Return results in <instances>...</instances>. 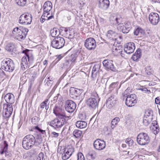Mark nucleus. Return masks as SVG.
Listing matches in <instances>:
<instances>
[{
    "mask_svg": "<svg viewBox=\"0 0 160 160\" xmlns=\"http://www.w3.org/2000/svg\"><path fill=\"white\" fill-rule=\"evenodd\" d=\"M109 61V60L108 59H106L103 62V66L107 71H109L110 69V63Z\"/></svg>",
    "mask_w": 160,
    "mask_h": 160,
    "instance_id": "obj_39",
    "label": "nucleus"
},
{
    "mask_svg": "<svg viewBox=\"0 0 160 160\" xmlns=\"http://www.w3.org/2000/svg\"><path fill=\"white\" fill-rule=\"evenodd\" d=\"M48 101L49 100L48 99H47L42 102L40 104V108H45L47 106V103L48 102Z\"/></svg>",
    "mask_w": 160,
    "mask_h": 160,
    "instance_id": "obj_46",
    "label": "nucleus"
},
{
    "mask_svg": "<svg viewBox=\"0 0 160 160\" xmlns=\"http://www.w3.org/2000/svg\"><path fill=\"white\" fill-rule=\"evenodd\" d=\"M8 144L7 142L4 141L3 142V146H2L1 149L0 150V154L1 155L3 154L4 153H5L6 156H9V157L11 156V154H7V151L8 149Z\"/></svg>",
    "mask_w": 160,
    "mask_h": 160,
    "instance_id": "obj_27",
    "label": "nucleus"
},
{
    "mask_svg": "<svg viewBox=\"0 0 160 160\" xmlns=\"http://www.w3.org/2000/svg\"><path fill=\"white\" fill-rule=\"evenodd\" d=\"M109 4L110 2L109 0H99L98 7L100 8L106 10L108 8Z\"/></svg>",
    "mask_w": 160,
    "mask_h": 160,
    "instance_id": "obj_24",
    "label": "nucleus"
},
{
    "mask_svg": "<svg viewBox=\"0 0 160 160\" xmlns=\"http://www.w3.org/2000/svg\"><path fill=\"white\" fill-rule=\"evenodd\" d=\"M65 40L63 38L60 37H55L51 42V46L56 49H60L64 45Z\"/></svg>",
    "mask_w": 160,
    "mask_h": 160,
    "instance_id": "obj_9",
    "label": "nucleus"
},
{
    "mask_svg": "<svg viewBox=\"0 0 160 160\" xmlns=\"http://www.w3.org/2000/svg\"><path fill=\"white\" fill-rule=\"evenodd\" d=\"M46 14L45 13H43L40 19V21L42 23L45 20H47V18H46Z\"/></svg>",
    "mask_w": 160,
    "mask_h": 160,
    "instance_id": "obj_55",
    "label": "nucleus"
},
{
    "mask_svg": "<svg viewBox=\"0 0 160 160\" xmlns=\"http://www.w3.org/2000/svg\"><path fill=\"white\" fill-rule=\"evenodd\" d=\"M111 70L113 72L117 71L116 67H115L113 64L111 62Z\"/></svg>",
    "mask_w": 160,
    "mask_h": 160,
    "instance_id": "obj_60",
    "label": "nucleus"
},
{
    "mask_svg": "<svg viewBox=\"0 0 160 160\" xmlns=\"http://www.w3.org/2000/svg\"><path fill=\"white\" fill-rule=\"evenodd\" d=\"M148 18L150 22L153 25H156L159 21V16L156 13L151 12L149 15Z\"/></svg>",
    "mask_w": 160,
    "mask_h": 160,
    "instance_id": "obj_15",
    "label": "nucleus"
},
{
    "mask_svg": "<svg viewBox=\"0 0 160 160\" xmlns=\"http://www.w3.org/2000/svg\"><path fill=\"white\" fill-rule=\"evenodd\" d=\"M82 132L79 130H75L73 132V136L76 138H79L82 134Z\"/></svg>",
    "mask_w": 160,
    "mask_h": 160,
    "instance_id": "obj_40",
    "label": "nucleus"
},
{
    "mask_svg": "<svg viewBox=\"0 0 160 160\" xmlns=\"http://www.w3.org/2000/svg\"><path fill=\"white\" fill-rule=\"evenodd\" d=\"M150 141L148 135L146 133H141L137 137V141L138 144L143 145L148 144Z\"/></svg>",
    "mask_w": 160,
    "mask_h": 160,
    "instance_id": "obj_8",
    "label": "nucleus"
},
{
    "mask_svg": "<svg viewBox=\"0 0 160 160\" xmlns=\"http://www.w3.org/2000/svg\"><path fill=\"white\" fill-rule=\"evenodd\" d=\"M44 154L42 152H41L39 154L37 160H43Z\"/></svg>",
    "mask_w": 160,
    "mask_h": 160,
    "instance_id": "obj_56",
    "label": "nucleus"
},
{
    "mask_svg": "<svg viewBox=\"0 0 160 160\" xmlns=\"http://www.w3.org/2000/svg\"><path fill=\"white\" fill-rule=\"evenodd\" d=\"M81 51V50L79 49L76 50L70 56L66 57L72 65L76 62L77 58L80 54Z\"/></svg>",
    "mask_w": 160,
    "mask_h": 160,
    "instance_id": "obj_16",
    "label": "nucleus"
},
{
    "mask_svg": "<svg viewBox=\"0 0 160 160\" xmlns=\"http://www.w3.org/2000/svg\"><path fill=\"white\" fill-rule=\"evenodd\" d=\"M144 117L146 118H151L152 119V111L149 109L146 110Z\"/></svg>",
    "mask_w": 160,
    "mask_h": 160,
    "instance_id": "obj_38",
    "label": "nucleus"
},
{
    "mask_svg": "<svg viewBox=\"0 0 160 160\" xmlns=\"http://www.w3.org/2000/svg\"><path fill=\"white\" fill-rule=\"evenodd\" d=\"M27 0H16L17 3L21 6H24L26 3Z\"/></svg>",
    "mask_w": 160,
    "mask_h": 160,
    "instance_id": "obj_44",
    "label": "nucleus"
},
{
    "mask_svg": "<svg viewBox=\"0 0 160 160\" xmlns=\"http://www.w3.org/2000/svg\"><path fill=\"white\" fill-rule=\"evenodd\" d=\"M70 34L69 38H73L75 36V34H76V33L75 32V31L73 30V29H71V32H70Z\"/></svg>",
    "mask_w": 160,
    "mask_h": 160,
    "instance_id": "obj_53",
    "label": "nucleus"
},
{
    "mask_svg": "<svg viewBox=\"0 0 160 160\" xmlns=\"http://www.w3.org/2000/svg\"><path fill=\"white\" fill-rule=\"evenodd\" d=\"M22 53L25 55L21 59V68L24 70L29 68L28 64H31L33 62L34 58L32 50L26 49L22 51Z\"/></svg>",
    "mask_w": 160,
    "mask_h": 160,
    "instance_id": "obj_2",
    "label": "nucleus"
},
{
    "mask_svg": "<svg viewBox=\"0 0 160 160\" xmlns=\"http://www.w3.org/2000/svg\"><path fill=\"white\" fill-rule=\"evenodd\" d=\"M74 151L73 148L68 149L65 148L64 152L62 155V158L63 160H66L68 159L72 155Z\"/></svg>",
    "mask_w": 160,
    "mask_h": 160,
    "instance_id": "obj_20",
    "label": "nucleus"
},
{
    "mask_svg": "<svg viewBox=\"0 0 160 160\" xmlns=\"http://www.w3.org/2000/svg\"><path fill=\"white\" fill-rule=\"evenodd\" d=\"M94 148L96 150H101L104 149L105 147V142L100 139L95 140L93 143Z\"/></svg>",
    "mask_w": 160,
    "mask_h": 160,
    "instance_id": "obj_18",
    "label": "nucleus"
},
{
    "mask_svg": "<svg viewBox=\"0 0 160 160\" xmlns=\"http://www.w3.org/2000/svg\"><path fill=\"white\" fill-rule=\"evenodd\" d=\"M118 44V42L116 43L115 42L113 44L112 51V54L115 56L118 55V54L120 53L121 52H122L121 50L120 49L121 48V46L119 45L118 46H116Z\"/></svg>",
    "mask_w": 160,
    "mask_h": 160,
    "instance_id": "obj_26",
    "label": "nucleus"
},
{
    "mask_svg": "<svg viewBox=\"0 0 160 160\" xmlns=\"http://www.w3.org/2000/svg\"><path fill=\"white\" fill-rule=\"evenodd\" d=\"M15 44L14 43H8L6 46V50L9 52H12L15 48Z\"/></svg>",
    "mask_w": 160,
    "mask_h": 160,
    "instance_id": "obj_31",
    "label": "nucleus"
},
{
    "mask_svg": "<svg viewBox=\"0 0 160 160\" xmlns=\"http://www.w3.org/2000/svg\"><path fill=\"white\" fill-rule=\"evenodd\" d=\"M70 96L74 99L82 100L85 93L83 90L76 89L73 87H71L69 90Z\"/></svg>",
    "mask_w": 160,
    "mask_h": 160,
    "instance_id": "obj_6",
    "label": "nucleus"
},
{
    "mask_svg": "<svg viewBox=\"0 0 160 160\" xmlns=\"http://www.w3.org/2000/svg\"><path fill=\"white\" fill-rule=\"evenodd\" d=\"M64 30L65 32L66 33L65 34L66 37V38H68L70 34V32H71V29H68L67 28H64Z\"/></svg>",
    "mask_w": 160,
    "mask_h": 160,
    "instance_id": "obj_48",
    "label": "nucleus"
},
{
    "mask_svg": "<svg viewBox=\"0 0 160 160\" xmlns=\"http://www.w3.org/2000/svg\"><path fill=\"white\" fill-rule=\"evenodd\" d=\"M66 118L59 116L58 117H57V119L51 121L50 122L49 125L54 128L59 129L66 123Z\"/></svg>",
    "mask_w": 160,
    "mask_h": 160,
    "instance_id": "obj_4",
    "label": "nucleus"
},
{
    "mask_svg": "<svg viewBox=\"0 0 160 160\" xmlns=\"http://www.w3.org/2000/svg\"><path fill=\"white\" fill-rule=\"evenodd\" d=\"M141 49H138L133 55L132 58L134 61H137L141 58Z\"/></svg>",
    "mask_w": 160,
    "mask_h": 160,
    "instance_id": "obj_30",
    "label": "nucleus"
},
{
    "mask_svg": "<svg viewBox=\"0 0 160 160\" xmlns=\"http://www.w3.org/2000/svg\"><path fill=\"white\" fill-rule=\"evenodd\" d=\"M77 160H85L84 157L82 153H78V155Z\"/></svg>",
    "mask_w": 160,
    "mask_h": 160,
    "instance_id": "obj_51",
    "label": "nucleus"
},
{
    "mask_svg": "<svg viewBox=\"0 0 160 160\" xmlns=\"http://www.w3.org/2000/svg\"><path fill=\"white\" fill-rule=\"evenodd\" d=\"M87 125V123L84 121H78L76 123V126L80 128H86Z\"/></svg>",
    "mask_w": 160,
    "mask_h": 160,
    "instance_id": "obj_32",
    "label": "nucleus"
},
{
    "mask_svg": "<svg viewBox=\"0 0 160 160\" xmlns=\"http://www.w3.org/2000/svg\"><path fill=\"white\" fill-rule=\"evenodd\" d=\"M42 141L40 134L37 135L36 138L33 135L28 134L23 138L22 146L24 149L28 150L32 148L34 145L38 146L40 145Z\"/></svg>",
    "mask_w": 160,
    "mask_h": 160,
    "instance_id": "obj_1",
    "label": "nucleus"
},
{
    "mask_svg": "<svg viewBox=\"0 0 160 160\" xmlns=\"http://www.w3.org/2000/svg\"><path fill=\"white\" fill-rule=\"evenodd\" d=\"M32 16L29 13L23 14L19 17L18 22L22 25H28L32 22Z\"/></svg>",
    "mask_w": 160,
    "mask_h": 160,
    "instance_id": "obj_10",
    "label": "nucleus"
},
{
    "mask_svg": "<svg viewBox=\"0 0 160 160\" xmlns=\"http://www.w3.org/2000/svg\"><path fill=\"white\" fill-rule=\"evenodd\" d=\"M72 66L73 65L70 62L69 60L66 57L62 63V68L67 69L70 66Z\"/></svg>",
    "mask_w": 160,
    "mask_h": 160,
    "instance_id": "obj_35",
    "label": "nucleus"
},
{
    "mask_svg": "<svg viewBox=\"0 0 160 160\" xmlns=\"http://www.w3.org/2000/svg\"><path fill=\"white\" fill-rule=\"evenodd\" d=\"M28 31V28L21 27L15 28L12 31V33L16 39L21 41L25 38Z\"/></svg>",
    "mask_w": 160,
    "mask_h": 160,
    "instance_id": "obj_3",
    "label": "nucleus"
},
{
    "mask_svg": "<svg viewBox=\"0 0 160 160\" xmlns=\"http://www.w3.org/2000/svg\"><path fill=\"white\" fill-rule=\"evenodd\" d=\"M81 51V50L79 49L76 50L70 56L66 57L72 65L76 62L77 58L80 54Z\"/></svg>",
    "mask_w": 160,
    "mask_h": 160,
    "instance_id": "obj_17",
    "label": "nucleus"
},
{
    "mask_svg": "<svg viewBox=\"0 0 160 160\" xmlns=\"http://www.w3.org/2000/svg\"><path fill=\"white\" fill-rule=\"evenodd\" d=\"M152 132L155 135L157 134L159 132V128L157 122L154 121L152 123V125L150 127Z\"/></svg>",
    "mask_w": 160,
    "mask_h": 160,
    "instance_id": "obj_25",
    "label": "nucleus"
},
{
    "mask_svg": "<svg viewBox=\"0 0 160 160\" xmlns=\"http://www.w3.org/2000/svg\"><path fill=\"white\" fill-rule=\"evenodd\" d=\"M100 66L98 64H96L93 67L92 72V77L93 78L97 77V74L98 73L99 70Z\"/></svg>",
    "mask_w": 160,
    "mask_h": 160,
    "instance_id": "obj_29",
    "label": "nucleus"
},
{
    "mask_svg": "<svg viewBox=\"0 0 160 160\" xmlns=\"http://www.w3.org/2000/svg\"><path fill=\"white\" fill-rule=\"evenodd\" d=\"M120 29L121 30H122V32L124 33H128L130 30V28H128L127 27H125V26L122 25H121L120 26Z\"/></svg>",
    "mask_w": 160,
    "mask_h": 160,
    "instance_id": "obj_42",
    "label": "nucleus"
},
{
    "mask_svg": "<svg viewBox=\"0 0 160 160\" xmlns=\"http://www.w3.org/2000/svg\"><path fill=\"white\" fill-rule=\"evenodd\" d=\"M76 107V103L72 100H68L65 102V108L66 110L69 113L73 112Z\"/></svg>",
    "mask_w": 160,
    "mask_h": 160,
    "instance_id": "obj_13",
    "label": "nucleus"
},
{
    "mask_svg": "<svg viewBox=\"0 0 160 160\" xmlns=\"http://www.w3.org/2000/svg\"><path fill=\"white\" fill-rule=\"evenodd\" d=\"M53 110L54 113L57 117H58L59 116H62L63 117H67L63 112L64 110L60 107L56 106Z\"/></svg>",
    "mask_w": 160,
    "mask_h": 160,
    "instance_id": "obj_23",
    "label": "nucleus"
},
{
    "mask_svg": "<svg viewBox=\"0 0 160 160\" xmlns=\"http://www.w3.org/2000/svg\"><path fill=\"white\" fill-rule=\"evenodd\" d=\"M120 29L121 30H122V32L124 33H128L130 30V28H128L127 27H125V26L122 25H121L120 26Z\"/></svg>",
    "mask_w": 160,
    "mask_h": 160,
    "instance_id": "obj_41",
    "label": "nucleus"
},
{
    "mask_svg": "<svg viewBox=\"0 0 160 160\" xmlns=\"http://www.w3.org/2000/svg\"><path fill=\"white\" fill-rule=\"evenodd\" d=\"M119 120V118L118 117H116L112 119L111 122V128L112 129L115 128Z\"/></svg>",
    "mask_w": 160,
    "mask_h": 160,
    "instance_id": "obj_37",
    "label": "nucleus"
},
{
    "mask_svg": "<svg viewBox=\"0 0 160 160\" xmlns=\"http://www.w3.org/2000/svg\"><path fill=\"white\" fill-rule=\"evenodd\" d=\"M52 5L51 2L48 1L46 2L43 5V12L47 14V15L49 14V12L52 9Z\"/></svg>",
    "mask_w": 160,
    "mask_h": 160,
    "instance_id": "obj_21",
    "label": "nucleus"
},
{
    "mask_svg": "<svg viewBox=\"0 0 160 160\" xmlns=\"http://www.w3.org/2000/svg\"><path fill=\"white\" fill-rule=\"evenodd\" d=\"M115 19V22H113V24H118V25H120V26L121 25H122L123 24L121 23V19L120 18H118L117 17H116Z\"/></svg>",
    "mask_w": 160,
    "mask_h": 160,
    "instance_id": "obj_49",
    "label": "nucleus"
},
{
    "mask_svg": "<svg viewBox=\"0 0 160 160\" xmlns=\"http://www.w3.org/2000/svg\"><path fill=\"white\" fill-rule=\"evenodd\" d=\"M116 99V97H114V96L112 95L111 96V101H112V102H111V103H112V106L116 104L117 102V100Z\"/></svg>",
    "mask_w": 160,
    "mask_h": 160,
    "instance_id": "obj_54",
    "label": "nucleus"
},
{
    "mask_svg": "<svg viewBox=\"0 0 160 160\" xmlns=\"http://www.w3.org/2000/svg\"><path fill=\"white\" fill-rule=\"evenodd\" d=\"M145 33L144 31L141 28H137L134 31V34L136 36L141 37Z\"/></svg>",
    "mask_w": 160,
    "mask_h": 160,
    "instance_id": "obj_33",
    "label": "nucleus"
},
{
    "mask_svg": "<svg viewBox=\"0 0 160 160\" xmlns=\"http://www.w3.org/2000/svg\"><path fill=\"white\" fill-rule=\"evenodd\" d=\"M40 120L39 118L37 116L33 117L31 119V122L34 124H37Z\"/></svg>",
    "mask_w": 160,
    "mask_h": 160,
    "instance_id": "obj_43",
    "label": "nucleus"
},
{
    "mask_svg": "<svg viewBox=\"0 0 160 160\" xmlns=\"http://www.w3.org/2000/svg\"><path fill=\"white\" fill-rule=\"evenodd\" d=\"M14 97L11 93H8L4 97V99L7 102V104L12 105L15 102Z\"/></svg>",
    "mask_w": 160,
    "mask_h": 160,
    "instance_id": "obj_22",
    "label": "nucleus"
},
{
    "mask_svg": "<svg viewBox=\"0 0 160 160\" xmlns=\"http://www.w3.org/2000/svg\"><path fill=\"white\" fill-rule=\"evenodd\" d=\"M135 48L134 43L131 42L125 45L124 50L127 53L130 54L133 52Z\"/></svg>",
    "mask_w": 160,
    "mask_h": 160,
    "instance_id": "obj_19",
    "label": "nucleus"
},
{
    "mask_svg": "<svg viewBox=\"0 0 160 160\" xmlns=\"http://www.w3.org/2000/svg\"><path fill=\"white\" fill-rule=\"evenodd\" d=\"M1 66L2 69L7 72H12L14 69L13 61L9 58L4 59L1 62Z\"/></svg>",
    "mask_w": 160,
    "mask_h": 160,
    "instance_id": "obj_5",
    "label": "nucleus"
},
{
    "mask_svg": "<svg viewBox=\"0 0 160 160\" xmlns=\"http://www.w3.org/2000/svg\"><path fill=\"white\" fill-rule=\"evenodd\" d=\"M123 25L125 26V27H127L128 28H130V22H125L124 23V24Z\"/></svg>",
    "mask_w": 160,
    "mask_h": 160,
    "instance_id": "obj_63",
    "label": "nucleus"
},
{
    "mask_svg": "<svg viewBox=\"0 0 160 160\" xmlns=\"http://www.w3.org/2000/svg\"><path fill=\"white\" fill-rule=\"evenodd\" d=\"M13 108L12 105L4 104H3L2 117L3 119L7 120L12 113Z\"/></svg>",
    "mask_w": 160,
    "mask_h": 160,
    "instance_id": "obj_11",
    "label": "nucleus"
},
{
    "mask_svg": "<svg viewBox=\"0 0 160 160\" xmlns=\"http://www.w3.org/2000/svg\"><path fill=\"white\" fill-rule=\"evenodd\" d=\"M128 144L129 146L132 145L133 144V140L130 138H127L125 141Z\"/></svg>",
    "mask_w": 160,
    "mask_h": 160,
    "instance_id": "obj_50",
    "label": "nucleus"
},
{
    "mask_svg": "<svg viewBox=\"0 0 160 160\" xmlns=\"http://www.w3.org/2000/svg\"><path fill=\"white\" fill-rule=\"evenodd\" d=\"M155 101L156 104L160 105V97L156 98L155 99Z\"/></svg>",
    "mask_w": 160,
    "mask_h": 160,
    "instance_id": "obj_61",
    "label": "nucleus"
},
{
    "mask_svg": "<svg viewBox=\"0 0 160 160\" xmlns=\"http://www.w3.org/2000/svg\"><path fill=\"white\" fill-rule=\"evenodd\" d=\"M57 58L53 62L54 64L57 63L63 57V56L61 54H60L56 56Z\"/></svg>",
    "mask_w": 160,
    "mask_h": 160,
    "instance_id": "obj_47",
    "label": "nucleus"
},
{
    "mask_svg": "<svg viewBox=\"0 0 160 160\" xmlns=\"http://www.w3.org/2000/svg\"><path fill=\"white\" fill-rule=\"evenodd\" d=\"M59 133L55 132H53L51 133V136L54 138H57L59 136Z\"/></svg>",
    "mask_w": 160,
    "mask_h": 160,
    "instance_id": "obj_58",
    "label": "nucleus"
},
{
    "mask_svg": "<svg viewBox=\"0 0 160 160\" xmlns=\"http://www.w3.org/2000/svg\"><path fill=\"white\" fill-rule=\"evenodd\" d=\"M110 98H108V99L107 100L105 104L104 105L103 107L105 108L106 107L108 109H109L110 108V100L109 99Z\"/></svg>",
    "mask_w": 160,
    "mask_h": 160,
    "instance_id": "obj_52",
    "label": "nucleus"
},
{
    "mask_svg": "<svg viewBox=\"0 0 160 160\" xmlns=\"http://www.w3.org/2000/svg\"><path fill=\"white\" fill-rule=\"evenodd\" d=\"M94 97L88 98L86 101L87 106L90 109H95L98 108L99 100L98 94L94 93Z\"/></svg>",
    "mask_w": 160,
    "mask_h": 160,
    "instance_id": "obj_7",
    "label": "nucleus"
},
{
    "mask_svg": "<svg viewBox=\"0 0 160 160\" xmlns=\"http://www.w3.org/2000/svg\"><path fill=\"white\" fill-rule=\"evenodd\" d=\"M152 120L151 118H146L144 117L143 121V124L145 126H147L150 123Z\"/></svg>",
    "mask_w": 160,
    "mask_h": 160,
    "instance_id": "obj_45",
    "label": "nucleus"
},
{
    "mask_svg": "<svg viewBox=\"0 0 160 160\" xmlns=\"http://www.w3.org/2000/svg\"><path fill=\"white\" fill-rule=\"evenodd\" d=\"M28 154L27 153H25L23 154V158L24 159H26L28 157Z\"/></svg>",
    "mask_w": 160,
    "mask_h": 160,
    "instance_id": "obj_64",
    "label": "nucleus"
},
{
    "mask_svg": "<svg viewBox=\"0 0 160 160\" xmlns=\"http://www.w3.org/2000/svg\"><path fill=\"white\" fill-rule=\"evenodd\" d=\"M84 46L88 50H91L93 49L96 47L95 40L92 38H88L85 41Z\"/></svg>",
    "mask_w": 160,
    "mask_h": 160,
    "instance_id": "obj_14",
    "label": "nucleus"
},
{
    "mask_svg": "<svg viewBox=\"0 0 160 160\" xmlns=\"http://www.w3.org/2000/svg\"><path fill=\"white\" fill-rule=\"evenodd\" d=\"M50 33L52 37L55 38V37H58V36L60 34V31L58 29L54 28L50 30Z\"/></svg>",
    "mask_w": 160,
    "mask_h": 160,
    "instance_id": "obj_34",
    "label": "nucleus"
},
{
    "mask_svg": "<svg viewBox=\"0 0 160 160\" xmlns=\"http://www.w3.org/2000/svg\"><path fill=\"white\" fill-rule=\"evenodd\" d=\"M35 128L41 132L42 134H44L45 133V131L41 129V128H39L38 126H35Z\"/></svg>",
    "mask_w": 160,
    "mask_h": 160,
    "instance_id": "obj_57",
    "label": "nucleus"
},
{
    "mask_svg": "<svg viewBox=\"0 0 160 160\" xmlns=\"http://www.w3.org/2000/svg\"><path fill=\"white\" fill-rule=\"evenodd\" d=\"M119 37L118 35L115 31L111 30V42L112 41H116Z\"/></svg>",
    "mask_w": 160,
    "mask_h": 160,
    "instance_id": "obj_36",
    "label": "nucleus"
},
{
    "mask_svg": "<svg viewBox=\"0 0 160 160\" xmlns=\"http://www.w3.org/2000/svg\"><path fill=\"white\" fill-rule=\"evenodd\" d=\"M38 73L37 72H34L32 74V80H34L35 78L37 77Z\"/></svg>",
    "mask_w": 160,
    "mask_h": 160,
    "instance_id": "obj_59",
    "label": "nucleus"
},
{
    "mask_svg": "<svg viewBox=\"0 0 160 160\" xmlns=\"http://www.w3.org/2000/svg\"><path fill=\"white\" fill-rule=\"evenodd\" d=\"M143 92L147 94H149L150 93V90L147 89L146 88L144 87Z\"/></svg>",
    "mask_w": 160,
    "mask_h": 160,
    "instance_id": "obj_62",
    "label": "nucleus"
},
{
    "mask_svg": "<svg viewBox=\"0 0 160 160\" xmlns=\"http://www.w3.org/2000/svg\"><path fill=\"white\" fill-rule=\"evenodd\" d=\"M97 156L96 152L93 150L90 151L86 155L88 160H95Z\"/></svg>",
    "mask_w": 160,
    "mask_h": 160,
    "instance_id": "obj_28",
    "label": "nucleus"
},
{
    "mask_svg": "<svg viewBox=\"0 0 160 160\" xmlns=\"http://www.w3.org/2000/svg\"><path fill=\"white\" fill-rule=\"evenodd\" d=\"M125 103L129 107L134 106L137 102V96L135 94L127 95Z\"/></svg>",
    "mask_w": 160,
    "mask_h": 160,
    "instance_id": "obj_12",
    "label": "nucleus"
}]
</instances>
